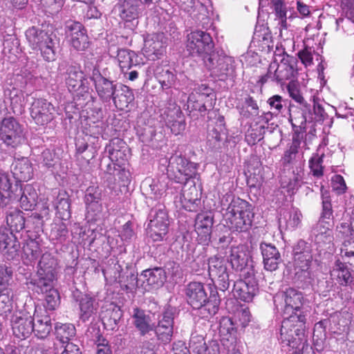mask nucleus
<instances>
[{
	"instance_id": "obj_32",
	"label": "nucleus",
	"mask_w": 354,
	"mask_h": 354,
	"mask_svg": "<svg viewBox=\"0 0 354 354\" xmlns=\"http://www.w3.org/2000/svg\"><path fill=\"white\" fill-rule=\"evenodd\" d=\"M331 279L340 286H347L353 281L350 269L339 261H337L330 270Z\"/></svg>"
},
{
	"instance_id": "obj_4",
	"label": "nucleus",
	"mask_w": 354,
	"mask_h": 354,
	"mask_svg": "<svg viewBox=\"0 0 354 354\" xmlns=\"http://www.w3.org/2000/svg\"><path fill=\"white\" fill-rule=\"evenodd\" d=\"M217 295L218 297L211 295V299L207 300L204 286L200 282H191L186 288L187 302L193 308L198 309L203 318H208L217 313L220 304V295Z\"/></svg>"
},
{
	"instance_id": "obj_14",
	"label": "nucleus",
	"mask_w": 354,
	"mask_h": 354,
	"mask_svg": "<svg viewBox=\"0 0 354 354\" xmlns=\"http://www.w3.org/2000/svg\"><path fill=\"white\" fill-rule=\"evenodd\" d=\"M166 280L165 272L161 268L147 269L137 277L136 288L142 293L161 287Z\"/></svg>"
},
{
	"instance_id": "obj_20",
	"label": "nucleus",
	"mask_w": 354,
	"mask_h": 354,
	"mask_svg": "<svg viewBox=\"0 0 354 354\" xmlns=\"http://www.w3.org/2000/svg\"><path fill=\"white\" fill-rule=\"evenodd\" d=\"M166 48V38L163 33L149 35L144 39L143 55L151 60L160 59Z\"/></svg>"
},
{
	"instance_id": "obj_34",
	"label": "nucleus",
	"mask_w": 354,
	"mask_h": 354,
	"mask_svg": "<svg viewBox=\"0 0 354 354\" xmlns=\"http://www.w3.org/2000/svg\"><path fill=\"white\" fill-rule=\"evenodd\" d=\"M86 335L96 345V354L112 353L108 341L102 337L98 327H89L86 333Z\"/></svg>"
},
{
	"instance_id": "obj_57",
	"label": "nucleus",
	"mask_w": 354,
	"mask_h": 354,
	"mask_svg": "<svg viewBox=\"0 0 354 354\" xmlns=\"http://www.w3.org/2000/svg\"><path fill=\"white\" fill-rule=\"evenodd\" d=\"M102 198L101 190L98 187H88L84 195L85 204H91V203L100 202Z\"/></svg>"
},
{
	"instance_id": "obj_29",
	"label": "nucleus",
	"mask_w": 354,
	"mask_h": 354,
	"mask_svg": "<svg viewBox=\"0 0 354 354\" xmlns=\"http://www.w3.org/2000/svg\"><path fill=\"white\" fill-rule=\"evenodd\" d=\"M34 330L35 335L40 339L46 337L52 330L51 319L47 312L44 311V313L41 312L39 313V311L35 309L34 314Z\"/></svg>"
},
{
	"instance_id": "obj_17",
	"label": "nucleus",
	"mask_w": 354,
	"mask_h": 354,
	"mask_svg": "<svg viewBox=\"0 0 354 354\" xmlns=\"http://www.w3.org/2000/svg\"><path fill=\"white\" fill-rule=\"evenodd\" d=\"M232 269L245 274H253L254 270L250 263L252 261L249 252L243 245L232 248L227 259Z\"/></svg>"
},
{
	"instance_id": "obj_44",
	"label": "nucleus",
	"mask_w": 354,
	"mask_h": 354,
	"mask_svg": "<svg viewBox=\"0 0 354 354\" xmlns=\"http://www.w3.org/2000/svg\"><path fill=\"white\" fill-rule=\"evenodd\" d=\"M301 143V138L299 135H295L292 137V143L283 153L282 157L283 164L284 165L292 164L295 160L299 153V149Z\"/></svg>"
},
{
	"instance_id": "obj_9",
	"label": "nucleus",
	"mask_w": 354,
	"mask_h": 354,
	"mask_svg": "<svg viewBox=\"0 0 354 354\" xmlns=\"http://www.w3.org/2000/svg\"><path fill=\"white\" fill-rule=\"evenodd\" d=\"M169 224L168 213L164 205L158 204L151 208L148 215L147 233L153 241L165 239Z\"/></svg>"
},
{
	"instance_id": "obj_46",
	"label": "nucleus",
	"mask_w": 354,
	"mask_h": 354,
	"mask_svg": "<svg viewBox=\"0 0 354 354\" xmlns=\"http://www.w3.org/2000/svg\"><path fill=\"white\" fill-rule=\"evenodd\" d=\"M301 217L302 215L298 209H292L290 211L284 212L281 215L279 222L281 223L283 221L286 224V227L293 230L300 225Z\"/></svg>"
},
{
	"instance_id": "obj_22",
	"label": "nucleus",
	"mask_w": 354,
	"mask_h": 354,
	"mask_svg": "<svg viewBox=\"0 0 354 354\" xmlns=\"http://www.w3.org/2000/svg\"><path fill=\"white\" fill-rule=\"evenodd\" d=\"M161 117L174 135H179L185 131V119L179 106H174L171 108H167L161 114Z\"/></svg>"
},
{
	"instance_id": "obj_30",
	"label": "nucleus",
	"mask_w": 354,
	"mask_h": 354,
	"mask_svg": "<svg viewBox=\"0 0 354 354\" xmlns=\"http://www.w3.org/2000/svg\"><path fill=\"white\" fill-rule=\"evenodd\" d=\"M213 225V218L207 214H199L195 221V231L196 232L199 241L205 243L209 240L212 227Z\"/></svg>"
},
{
	"instance_id": "obj_16",
	"label": "nucleus",
	"mask_w": 354,
	"mask_h": 354,
	"mask_svg": "<svg viewBox=\"0 0 354 354\" xmlns=\"http://www.w3.org/2000/svg\"><path fill=\"white\" fill-rule=\"evenodd\" d=\"M243 279L234 282L232 293L234 297L245 302L252 301L259 291L258 283L253 274H242Z\"/></svg>"
},
{
	"instance_id": "obj_61",
	"label": "nucleus",
	"mask_w": 354,
	"mask_h": 354,
	"mask_svg": "<svg viewBox=\"0 0 354 354\" xmlns=\"http://www.w3.org/2000/svg\"><path fill=\"white\" fill-rule=\"evenodd\" d=\"M245 104L246 108L249 109L243 113L245 118L256 116L259 114V106L252 97L248 96L245 98Z\"/></svg>"
},
{
	"instance_id": "obj_35",
	"label": "nucleus",
	"mask_w": 354,
	"mask_h": 354,
	"mask_svg": "<svg viewBox=\"0 0 354 354\" xmlns=\"http://www.w3.org/2000/svg\"><path fill=\"white\" fill-rule=\"evenodd\" d=\"M21 196L19 199L21 207L25 211L32 210L37 204L38 194L35 188L27 184L20 189Z\"/></svg>"
},
{
	"instance_id": "obj_36",
	"label": "nucleus",
	"mask_w": 354,
	"mask_h": 354,
	"mask_svg": "<svg viewBox=\"0 0 354 354\" xmlns=\"http://www.w3.org/2000/svg\"><path fill=\"white\" fill-rule=\"evenodd\" d=\"M134 326L142 336L154 330V324L150 316L138 308L134 309Z\"/></svg>"
},
{
	"instance_id": "obj_48",
	"label": "nucleus",
	"mask_w": 354,
	"mask_h": 354,
	"mask_svg": "<svg viewBox=\"0 0 354 354\" xmlns=\"http://www.w3.org/2000/svg\"><path fill=\"white\" fill-rule=\"evenodd\" d=\"M321 194L322 199V211L320 218H323L324 221L330 220L333 218V209L330 203V198L329 193L327 190H324L323 186L321 187Z\"/></svg>"
},
{
	"instance_id": "obj_52",
	"label": "nucleus",
	"mask_w": 354,
	"mask_h": 354,
	"mask_svg": "<svg viewBox=\"0 0 354 354\" xmlns=\"http://www.w3.org/2000/svg\"><path fill=\"white\" fill-rule=\"evenodd\" d=\"M180 203L182 207L187 211L196 212L197 211L200 200L198 198H189V193L187 192L185 189H183L180 196Z\"/></svg>"
},
{
	"instance_id": "obj_49",
	"label": "nucleus",
	"mask_w": 354,
	"mask_h": 354,
	"mask_svg": "<svg viewBox=\"0 0 354 354\" xmlns=\"http://www.w3.org/2000/svg\"><path fill=\"white\" fill-rule=\"evenodd\" d=\"M192 93L197 94L201 97L207 99V105L209 106H214L216 102V96L213 90L207 86L206 84H202L194 88Z\"/></svg>"
},
{
	"instance_id": "obj_50",
	"label": "nucleus",
	"mask_w": 354,
	"mask_h": 354,
	"mask_svg": "<svg viewBox=\"0 0 354 354\" xmlns=\"http://www.w3.org/2000/svg\"><path fill=\"white\" fill-rule=\"evenodd\" d=\"M118 59L123 73H127L131 68L133 59L129 50L120 49L118 53Z\"/></svg>"
},
{
	"instance_id": "obj_56",
	"label": "nucleus",
	"mask_w": 354,
	"mask_h": 354,
	"mask_svg": "<svg viewBox=\"0 0 354 354\" xmlns=\"http://www.w3.org/2000/svg\"><path fill=\"white\" fill-rule=\"evenodd\" d=\"M301 176L298 173L294 174L292 178H290L288 181L286 180L281 181V187L286 188L288 193L294 194L301 186Z\"/></svg>"
},
{
	"instance_id": "obj_55",
	"label": "nucleus",
	"mask_w": 354,
	"mask_h": 354,
	"mask_svg": "<svg viewBox=\"0 0 354 354\" xmlns=\"http://www.w3.org/2000/svg\"><path fill=\"white\" fill-rule=\"evenodd\" d=\"M323 156H319L317 153L313 155L309 160V167L313 175L316 177L323 176Z\"/></svg>"
},
{
	"instance_id": "obj_59",
	"label": "nucleus",
	"mask_w": 354,
	"mask_h": 354,
	"mask_svg": "<svg viewBox=\"0 0 354 354\" xmlns=\"http://www.w3.org/2000/svg\"><path fill=\"white\" fill-rule=\"evenodd\" d=\"M341 255L346 263L353 265L354 263V243L345 242L341 248Z\"/></svg>"
},
{
	"instance_id": "obj_40",
	"label": "nucleus",
	"mask_w": 354,
	"mask_h": 354,
	"mask_svg": "<svg viewBox=\"0 0 354 354\" xmlns=\"http://www.w3.org/2000/svg\"><path fill=\"white\" fill-rule=\"evenodd\" d=\"M274 7V20L279 29V35L283 37V32L287 30V8L282 0H272Z\"/></svg>"
},
{
	"instance_id": "obj_47",
	"label": "nucleus",
	"mask_w": 354,
	"mask_h": 354,
	"mask_svg": "<svg viewBox=\"0 0 354 354\" xmlns=\"http://www.w3.org/2000/svg\"><path fill=\"white\" fill-rule=\"evenodd\" d=\"M187 107L191 109L192 111H198L201 113H205L207 111H210L214 106H209L207 105V99L201 97L195 93H191L187 100Z\"/></svg>"
},
{
	"instance_id": "obj_64",
	"label": "nucleus",
	"mask_w": 354,
	"mask_h": 354,
	"mask_svg": "<svg viewBox=\"0 0 354 354\" xmlns=\"http://www.w3.org/2000/svg\"><path fill=\"white\" fill-rule=\"evenodd\" d=\"M114 145L115 142L113 140L106 146L104 151L105 154L107 155L110 160L113 162L118 161L119 159L122 158V155L123 154V153L120 149H115Z\"/></svg>"
},
{
	"instance_id": "obj_62",
	"label": "nucleus",
	"mask_w": 354,
	"mask_h": 354,
	"mask_svg": "<svg viewBox=\"0 0 354 354\" xmlns=\"http://www.w3.org/2000/svg\"><path fill=\"white\" fill-rule=\"evenodd\" d=\"M312 113L313 120L317 122H323L328 118V114L323 106L315 100H313Z\"/></svg>"
},
{
	"instance_id": "obj_6",
	"label": "nucleus",
	"mask_w": 354,
	"mask_h": 354,
	"mask_svg": "<svg viewBox=\"0 0 354 354\" xmlns=\"http://www.w3.org/2000/svg\"><path fill=\"white\" fill-rule=\"evenodd\" d=\"M168 163L167 167V177L178 183L186 184L187 180L196 174V164L189 161L181 153H175L169 158L162 160Z\"/></svg>"
},
{
	"instance_id": "obj_23",
	"label": "nucleus",
	"mask_w": 354,
	"mask_h": 354,
	"mask_svg": "<svg viewBox=\"0 0 354 354\" xmlns=\"http://www.w3.org/2000/svg\"><path fill=\"white\" fill-rule=\"evenodd\" d=\"M13 232L6 228H0V250L8 260L19 256L20 244Z\"/></svg>"
},
{
	"instance_id": "obj_12",
	"label": "nucleus",
	"mask_w": 354,
	"mask_h": 354,
	"mask_svg": "<svg viewBox=\"0 0 354 354\" xmlns=\"http://www.w3.org/2000/svg\"><path fill=\"white\" fill-rule=\"evenodd\" d=\"M0 139L12 148L21 145L25 141L22 125L13 117L5 118L0 126Z\"/></svg>"
},
{
	"instance_id": "obj_41",
	"label": "nucleus",
	"mask_w": 354,
	"mask_h": 354,
	"mask_svg": "<svg viewBox=\"0 0 354 354\" xmlns=\"http://www.w3.org/2000/svg\"><path fill=\"white\" fill-rule=\"evenodd\" d=\"M80 317L84 322H87L93 317L97 310V303L94 299L84 295L80 300Z\"/></svg>"
},
{
	"instance_id": "obj_43",
	"label": "nucleus",
	"mask_w": 354,
	"mask_h": 354,
	"mask_svg": "<svg viewBox=\"0 0 354 354\" xmlns=\"http://www.w3.org/2000/svg\"><path fill=\"white\" fill-rule=\"evenodd\" d=\"M41 248L39 243L35 240H30L23 247V259L27 265L35 263L41 254Z\"/></svg>"
},
{
	"instance_id": "obj_15",
	"label": "nucleus",
	"mask_w": 354,
	"mask_h": 354,
	"mask_svg": "<svg viewBox=\"0 0 354 354\" xmlns=\"http://www.w3.org/2000/svg\"><path fill=\"white\" fill-rule=\"evenodd\" d=\"M89 77L100 99L104 102H109L112 99L114 104L118 106L116 97L114 96L115 86L111 80L100 73L97 66L93 67Z\"/></svg>"
},
{
	"instance_id": "obj_60",
	"label": "nucleus",
	"mask_w": 354,
	"mask_h": 354,
	"mask_svg": "<svg viewBox=\"0 0 354 354\" xmlns=\"http://www.w3.org/2000/svg\"><path fill=\"white\" fill-rule=\"evenodd\" d=\"M159 82L162 88H168L173 86L176 82V75L169 70L162 71L158 77Z\"/></svg>"
},
{
	"instance_id": "obj_26",
	"label": "nucleus",
	"mask_w": 354,
	"mask_h": 354,
	"mask_svg": "<svg viewBox=\"0 0 354 354\" xmlns=\"http://www.w3.org/2000/svg\"><path fill=\"white\" fill-rule=\"evenodd\" d=\"M260 250L264 268L270 272L277 270L283 261L278 249L271 243H261Z\"/></svg>"
},
{
	"instance_id": "obj_38",
	"label": "nucleus",
	"mask_w": 354,
	"mask_h": 354,
	"mask_svg": "<svg viewBox=\"0 0 354 354\" xmlns=\"http://www.w3.org/2000/svg\"><path fill=\"white\" fill-rule=\"evenodd\" d=\"M121 311L120 308L113 304H109L102 308L100 313V318L101 319L104 325H107L111 328H113L121 318Z\"/></svg>"
},
{
	"instance_id": "obj_21",
	"label": "nucleus",
	"mask_w": 354,
	"mask_h": 354,
	"mask_svg": "<svg viewBox=\"0 0 354 354\" xmlns=\"http://www.w3.org/2000/svg\"><path fill=\"white\" fill-rule=\"evenodd\" d=\"M189 350L190 354H220V345L217 341L207 344L204 335L194 331L191 335Z\"/></svg>"
},
{
	"instance_id": "obj_18",
	"label": "nucleus",
	"mask_w": 354,
	"mask_h": 354,
	"mask_svg": "<svg viewBox=\"0 0 354 354\" xmlns=\"http://www.w3.org/2000/svg\"><path fill=\"white\" fill-rule=\"evenodd\" d=\"M65 32L71 46L77 50H84L89 46L88 37L84 26L77 21H67Z\"/></svg>"
},
{
	"instance_id": "obj_54",
	"label": "nucleus",
	"mask_w": 354,
	"mask_h": 354,
	"mask_svg": "<svg viewBox=\"0 0 354 354\" xmlns=\"http://www.w3.org/2000/svg\"><path fill=\"white\" fill-rule=\"evenodd\" d=\"M11 288L0 290V314L9 311L12 305Z\"/></svg>"
},
{
	"instance_id": "obj_63",
	"label": "nucleus",
	"mask_w": 354,
	"mask_h": 354,
	"mask_svg": "<svg viewBox=\"0 0 354 354\" xmlns=\"http://www.w3.org/2000/svg\"><path fill=\"white\" fill-rule=\"evenodd\" d=\"M120 17L126 22H131L133 19V6L129 1H125L119 8Z\"/></svg>"
},
{
	"instance_id": "obj_8",
	"label": "nucleus",
	"mask_w": 354,
	"mask_h": 354,
	"mask_svg": "<svg viewBox=\"0 0 354 354\" xmlns=\"http://www.w3.org/2000/svg\"><path fill=\"white\" fill-rule=\"evenodd\" d=\"M277 309L283 312L284 317L306 314L302 310L304 297L301 292L290 288L284 292L276 294L273 298Z\"/></svg>"
},
{
	"instance_id": "obj_31",
	"label": "nucleus",
	"mask_w": 354,
	"mask_h": 354,
	"mask_svg": "<svg viewBox=\"0 0 354 354\" xmlns=\"http://www.w3.org/2000/svg\"><path fill=\"white\" fill-rule=\"evenodd\" d=\"M12 172L17 180L28 181L33 174L32 164L27 158L15 160L12 164Z\"/></svg>"
},
{
	"instance_id": "obj_39",
	"label": "nucleus",
	"mask_w": 354,
	"mask_h": 354,
	"mask_svg": "<svg viewBox=\"0 0 354 354\" xmlns=\"http://www.w3.org/2000/svg\"><path fill=\"white\" fill-rule=\"evenodd\" d=\"M10 188L11 183L8 174L0 173V208H6L15 201Z\"/></svg>"
},
{
	"instance_id": "obj_42",
	"label": "nucleus",
	"mask_w": 354,
	"mask_h": 354,
	"mask_svg": "<svg viewBox=\"0 0 354 354\" xmlns=\"http://www.w3.org/2000/svg\"><path fill=\"white\" fill-rule=\"evenodd\" d=\"M6 211V223L12 232H19L25 227L26 221L21 212L8 207Z\"/></svg>"
},
{
	"instance_id": "obj_13",
	"label": "nucleus",
	"mask_w": 354,
	"mask_h": 354,
	"mask_svg": "<svg viewBox=\"0 0 354 354\" xmlns=\"http://www.w3.org/2000/svg\"><path fill=\"white\" fill-rule=\"evenodd\" d=\"M205 66L211 72L212 75L223 80L234 73V59L230 56L218 53H213L205 59Z\"/></svg>"
},
{
	"instance_id": "obj_3",
	"label": "nucleus",
	"mask_w": 354,
	"mask_h": 354,
	"mask_svg": "<svg viewBox=\"0 0 354 354\" xmlns=\"http://www.w3.org/2000/svg\"><path fill=\"white\" fill-rule=\"evenodd\" d=\"M306 315L301 313L284 317L280 331L282 346L295 349V353L304 350L307 340L304 335Z\"/></svg>"
},
{
	"instance_id": "obj_24",
	"label": "nucleus",
	"mask_w": 354,
	"mask_h": 354,
	"mask_svg": "<svg viewBox=\"0 0 354 354\" xmlns=\"http://www.w3.org/2000/svg\"><path fill=\"white\" fill-rule=\"evenodd\" d=\"M11 322L13 334L17 338L26 339L34 330V319L28 314H16L12 316Z\"/></svg>"
},
{
	"instance_id": "obj_10",
	"label": "nucleus",
	"mask_w": 354,
	"mask_h": 354,
	"mask_svg": "<svg viewBox=\"0 0 354 354\" xmlns=\"http://www.w3.org/2000/svg\"><path fill=\"white\" fill-rule=\"evenodd\" d=\"M214 48V43L209 33L197 30L187 35V51L192 56L201 59L203 62L215 53Z\"/></svg>"
},
{
	"instance_id": "obj_37",
	"label": "nucleus",
	"mask_w": 354,
	"mask_h": 354,
	"mask_svg": "<svg viewBox=\"0 0 354 354\" xmlns=\"http://www.w3.org/2000/svg\"><path fill=\"white\" fill-rule=\"evenodd\" d=\"M313 261L311 252H306L304 254L294 257V267L297 275L304 274V279L311 278L310 266Z\"/></svg>"
},
{
	"instance_id": "obj_25",
	"label": "nucleus",
	"mask_w": 354,
	"mask_h": 354,
	"mask_svg": "<svg viewBox=\"0 0 354 354\" xmlns=\"http://www.w3.org/2000/svg\"><path fill=\"white\" fill-rule=\"evenodd\" d=\"M174 312L170 308H167L163 312L162 318L155 328V333L158 339L163 344L171 342L173 336Z\"/></svg>"
},
{
	"instance_id": "obj_51",
	"label": "nucleus",
	"mask_w": 354,
	"mask_h": 354,
	"mask_svg": "<svg viewBox=\"0 0 354 354\" xmlns=\"http://www.w3.org/2000/svg\"><path fill=\"white\" fill-rule=\"evenodd\" d=\"M227 138L225 129L214 128L208 136V141L214 148H219L221 143Z\"/></svg>"
},
{
	"instance_id": "obj_7",
	"label": "nucleus",
	"mask_w": 354,
	"mask_h": 354,
	"mask_svg": "<svg viewBox=\"0 0 354 354\" xmlns=\"http://www.w3.org/2000/svg\"><path fill=\"white\" fill-rule=\"evenodd\" d=\"M59 71L64 77L69 92L80 97L88 94L89 82L78 66L63 62L59 66Z\"/></svg>"
},
{
	"instance_id": "obj_28",
	"label": "nucleus",
	"mask_w": 354,
	"mask_h": 354,
	"mask_svg": "<svg viewBox=\"0 0 354 354\" xmlns=\"http://www.w3.org/2000/svg\"><path fill=\"white\" fill-rule=\"evenodd\" d=\"M333 224L331 222L319 218L312 230L315 242L319 245L332 243L333 241Z\"/></svg>"
},
{
	"instance_id": "obj_45",
	"label": "nucleus",
	"mask_w": 354,
	"mask_h": 354,
	"mask_svg": "<svg viewBox=\"0 0 354 354\" xmlns=\"http://www.w3.org/2000/svg\"><path fill=\"white\" fill-rule=\"evenodd\" d=\"M55 328L56 338L62 344L71 342V339L75 335V328L71 324L56 325Z\"/></svg>"
},
{
	"instance_id": "obj_11",
	"label": "nucleus",
	"mask_w": 354,
	"mask_h": 354,
	"mask_svg": "<svg viewBox=\"0 0 354 354\" xmlns=\"http://www.w3.org/2000/svg\"><path fill=\"white\" fill-rule=\"evenodd\" d=\"M228 261L214 256L208 259V272L216 289L225 292L230 287Z\"/></svg>"
},
{
	"instance_id": "obj_58",
	"label": "nucleus",
	"mask_w": 354,
	"mask_h": 354,
	"mask_svg": "<svg viewBox=\"0 0 354 354\" xmlns=\"http://www.w3.org/2000/svg\"><path fill=\"white\" fill-rule=\"evenodd\" d=\"M268 104L274 113L279 114L286 106V101L281 95H274L268 100Z\"/></svg>"
},
{
	"instance_id": "obj_2",
	"label": "nucleus",
	"mask_w": 354,
	"mask_h": 354,
	"mask_svg": "<svg viewBox=\"0 0 354 354\" xmlns=\"http://www.w3.org/2000/svg\"><path fill=\"white\" fill-rule=\"evenodd\" d=\"M223 220L230 230L243 232L252 225V205L245 200L226 194L221 199Z\"/></svg>"
},
{
	"instance_id": "obj_1",
	"label": "nucleus",
	"mask_w": 354,
	"mask_h": 354,
	"mask_svg": "<svg viewBox=\"0 0 354 354\" xmlns=\"http://www.w3.org/2000/svg\"><path fill=\"white\" fill-rule=\"evenodd\" d=\"M57 266L56 259L50 254H43L38 263L36 275L30 281L37 292L46 294L44 307L46 312L55 310L60 303L59 294L53 287L57 279Z\"/></svg>"
},
{
	"instance_id": "obj_53",
	"label": "nucleus",
	"mask_w": 354,
	"mask_h": 354,
	"mask_svg": "<svg viewBox=\"0 0 354 354\" xmlns=\"http://www.w3.org/2000/svg\"><path fill=\"white\" fill-rule=\"evenodd\" d=\"M13 275L11 267L0 265V290L10 288Z\"/></svg>"
},
{
	"instance_id": "obj_33",
	"label": "nucleus",
	"mask_w": 354,
	"mask_h": 354,
	"mask_svg": "<svg viewBox=\"0 0 354 354\" xmlns=\"http://www.w3.org/2000/svg\"><path fill=\"white\" fill-rule=\"evenodd\" d=\"M301 111L290 113V122L293 127L304 129L307 122L313 121L311 105L305 103L300 107Z\"/></svg>"
},
{
	"instance_id": "obj_19",
	"label": "nucleus",
	"mask_w": 354,
	"mask_h": 354,
	"mask_svg": "<svg viewBox=\"0 0 354 354\" xmlns=\"http://www.w3.org/2000/svg\"><path fill=\"white\" fill-rule=\"evenodd\" d=\"M30 115L37 124L44 125L54 118L55 106L47 100L35 98L30 109Z\"/></svg>"
},
{
	"instance_id": "obj_27",
	"label": "nucleus",
	"mask_w": 354,
	"mask_h": 354,
	"mask_svg": "<svg viewBox=\"0 0 354 354\" xmlns=\"http://www.w3.org/2000/svg\"><path fill=\"white\" fill-rule=\"evenodd\" d=\"M295 65V59L288 56L283 57L280 63L276 62L277 82L282 83L286 80L295 78L297 73Z\"/></svg>"
},
{
	"instance_id": "obj_5",
	"label": "nucleus",
	"mask_w": 354,
	"mask_h": 354,
	"mask_svg": "<svg viewBox=\"0 0 354 354\" xmlns=\"http://www.w3.org/2000/svg\"><path fill=\"white\" fill-rule=\"evenodd\" d=\"M26 38L32 50H39L46 61L56 58L57 37L52 32L35 26L29 28L25 32Z\"/></svg>"
}]
</instances>
